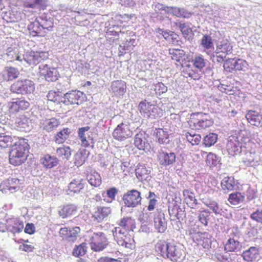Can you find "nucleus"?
I'll return each mask as SVG.
<instances>
[{"instance_id":"37998d69","label":"nucleus","mask_w":262,"mask_h":262,"mask_svg":"<svg viewBox=\"0 0 262 262\" xmlns=\"http://www.w3.org/2000/svg\"><path fill=\"white\" fill-rule=\"evenodd\" d=\"M24 227V223L22 221L19 219H14L11 221L8 229L10 232L16 233L22 231Z\"/></svg>"},{"instance_id":"1a4fd4ad","label":"nucleus","mask_w":262,"mask_h":262,"mask_svg":"<svg viewBox=\"0 0 262 262\" xmlns=\"http://www.w3.org/2000/svg\"><path fill=\"white\" fill-rule=\"evenodd\" d=\"M142 198L140 192L135 189L128 191L123 196V201L127 207L135 208L140 204Z\"/></svg>"},{"instance_id":"412c9836","label":"nucleus","mask_w":262,"mask_h":262,"mask_svg":"<svg viewBox=\"0 0 262 262\" xmlns=\"http://www.w3.org/2000/svg\"><path fill=\"white\" fill-rule=\"evenodd\" d=\"M59 124V121L55 118H42L40 121L41 127L48 132L56 129Z\"/></svg>"},{"instance_id":"7c9ffc66","label":"nucleus","mask_w":262,"mask_h":262,"mask_svg":"<svg viewBox=\"0 0 262 262\" xmlns=\"http://www.w3.org/2000/svg\"><path fill=\"white\" fill-rule=\"evenodd\" d=\"M258 249L255 247H251L248 250L243 253L242 256L244 259L248 262L256 260L259 257Z\"/></svg>"},{"instance_id":"393cba45","label":"nucleus","mask_w":262,"mask_h":262,"mask_svg":"<svg viewBox=\"0 0 262 262\" xmlns=\"http://www.w3.org/2000/svg\"><path fill=\"white\" fill-rule=\"evenodd\" d=\"M30 105L29 102L21 98L17 100L16 101L12 102L9 103L8 107L9 110L12 113L18 112L20 110H26Z\"/></svg>"},{"instance_id":"dca6fc26","label":"nucleus","mask_w":262,"mask_h":262,"mask_svg":"<svg viewBox=\"0 0 262 262\" xmlns=\"http://www.w3.org/2000/svg\"><path fill=\"white\" fill-rule=\"evenodd\" d=\"M197 118L193 121L194 126L196 129H201L209 127L213 124V121L206 114L198 113Z\"/></svg>"},{"instance_id":"c85d7f7f","label":"nucleus","mask_w":262,"mask_h":262,"mask_svg":"<svg viewBox=\"0 0 262 262\" xmlns=\"http://www.w3.org/2000/svg\"><path fill=\"white\" fill-rule=\"evenodd\" d=\"M168 211L171 221L178 220V222L180 223V220H183L185 215L184 211L177 205L169 207Z\"/></svg>"},{"instance_id":"69168bd1","label":"nucleus","mask_w":262,"mask_h":262,"mask_svg":"<svg viewBox=\"0 0 262 262\" xmlns=\"http://www.w3.org/2000/svg\"><path fill=\"white\" fill-rule=\"evenodd\" d=\"M156 32L162 36L167 40H169L170 38H173L174 33L170 31H164L163 29L158 28L156 30Z\"/></svg>"},{"instance_id":"39448f33","label":"nucleus","mask_w":262,"mask_h":262,"mask_svg":"<svg viewBox=\"0 0 262 262\" xmlns=\"http://www.w3.org/2000/svg\"><path fill=\"white\" fill-rule=\"evenodd\" d=\"M112 232L115 240L119 246L127 248L132 247L134 241L125 230L123 231L120 227H116Z\"/></svg>"},{"instance_id":"f3484780","label":"nucleus","mask_w":262,"mask_h":262,"mask_svg":"<svg viewBox=\"0 0 262 262\" xmlns=\"http://www.w3.org/2000/svg\"><path fill=\"white\" fill-rule=\"evenodd\" d=\"M110 91L116 97L122 96L126 91V82L119 80L113 81L111 83Z\"/></svg>"},{"instance_id":"864d4df0","label":"nucleus","mask_w":262,"mask_h":262,"mask_svg":"<svg viewBox=\"0 0 262 262\" xmlns=\"http://www.w3.org/2000/svg\"><path fill=\"white\" fill-rule=\"evenodd\" d=\"M198 216L200 222L205 226H207L209 220L210 211L207 209L200 210Z\"/></svg>"},{"instance_id":"4c0bfd02","label":"nucleus","mask_w":262,"mask_h":262,"mask_svg":"<svg viewBox=\"0 0 262 262\" xmlns=\"http://www.w3.org/2000/svg\"><path fill=\"white\" fill-rule=\"evenodd\" d=\"M204 204L207 206L215 215H222L224 212L223 208L219 204L214 200L203 201Z\"/></svg>"},{"instance_id":"cd10ccee","label":"nucleus","mask_w":262,"mask_h":262,"mask_svg":"<svg viewBox=\"0 0 262 262\" xmlns=\"http://www.w3.org/2000/svg\"><path fill=\"white\" fill-rule=\"evenodd\" d=\"M183 195L186 204L188 205L191 208H199V203H198L195 199L194 194L193 192L188 189H185L183 191Z\"/></svg>"},{"instance_id":"c9c22d12","label":"nucleus","mask_w":262,"mask_h":262,"mask_svg":"<svg viewBox=\"0 0 262 262\" xmlns=\"http://www.w3.org/2000/svg\"><path fill=\"white\" fill-rule=\"evenodd\" d=\"M232 46L227 39L223 40L217 46L216 53H223L226 55L231 53Z\"/></svg>"},{"instance_id":"2f4dec72","label":"nucleus","mask_w":262,"mask_h":262,"mask_svg":"<svg viewBox=\"0 0 262 262\" xmlns=\"http://www.w3.org/2000/svg\"><path fill=\"white\" fill-rule=\"evenodd\" d=\"M211 235L207 232L201 233L199 237L193 242L199 245L202 246L204 248L208 249L211 244Z\"/></svg>"},{"instance_id":"aec40b11","label":"nucleus","mask_w":262,"mask_h":262,"mask_svg":"<svg viewBox=\"0 0 262 262\" xmlns=\"http://www.w3.org/2000/svg\"><path fill=\"white\" fill-rule=\"evenodd\" d=\"M134 144L140 150H149L150 145L144 133L140 132L135 137Z\"/></svg>"},{"instance_id":"4be33fe9","label":"nucleus","mask_w":262,"mask_h":262,"mask_svg":"<svg viewBox=\"0 0 262 262\" xmlns=\"http://www.w3.org/2000/svg\"><path fill=\"white\" fill-rule=\"evenodd\" d=\"M150 168L139 164L136 169V174L138 179L141 181H147L150 178Z\"/></svg>"},{"instance_id":"5fc2aeb1","label":"nucleus","mask_w":262,"mask_h":262,"mask_svg":"<svg viewBox=\"0 0 262 262\" xmlns=\"http://www.w3.org/2000/svg\"><path fill=\"white\" fill-rule=\"evenodd\" d=\"M187 141L192 145H198L201 141V137L199 134L186 133L185 134Z\"/></svg>"},{"instance_id":"f03ea898","label":"nucleus","mask_w":262,"mask_h":262,"mask_svg":"<svg viewBox=\"0 0 262 262\" xmlns=\"http://www.w3.org/2000/svg\"><path fill=\"white\" fill-rule=\"evenodd\" d=\"M29 145L24 140L16 143L11 148L9 154L10 163L14 166L21 165L27 159L26 151Z\"/></svg>"},{"instance_id":"6ab92c4d","label":"nucleus","mask_w":262,"mask_h":262,"mask_svg":"<svg viewBox=\"0 0 262 262\" xmlns=\"http://www.w3.org/2000/svg\"><path fill=\"white\" fill-rule=\"evenodd\" d=\"M158 159L161 165L167 166L173 164L176 162V155L172 152L160 151L158 154Z\"/></svg>"},{"instance_id":"bb28decb","label":"nucleus","mask_w":262,"mask_h":262,"mask_svg":"<svg viewBox=\"0 0 262 262\" xmlns=\"http://www.w3.org/2000/svg\"><path fill=\"white\" fill-rule=\"evenodd\" d=\"M237 183L233 177H226L221 181V187L225 192L234 190L237 187Z\"/></svg>"},{"instance_id":"13d9d810","label":"nucleus","mask_w":262,"mask_h":262,"mask_svg":"<svg viewBox=\"0 0 262 262\" xmlns=\"http://www.w3.org/2000/svg\"><path fill=\"white\" fill-rule=\"evenodd\" d=\"M86 159L85 154H83L82 151H79L75 155L74 163L77 166H80L85 162Z\"/></svg>"},{"instance_id":"ddd939ff","label":"nucleus","mask_w":262,"mask_h":262,"mask_svg":"<svg viewBox=\"0 0 262 262\" xmlns=\"http://www.w3.org/2000/svg\"><path fill=\"white\" fill-rule=\"evenodd\" d=\"M147 107L144 103L139 104V110L140 113L145 117L151 119L160 117L162 115V110L157 105L152 104L151 105L150 112H145Z\"/></svg>"},{"instance_id":"c756f323","label":"nucleus","mask_w":262,"mask_h":262,"mask_svg":"<svg viewBox=\"0 0 262 262\" xmlns=\"http://www.w3.org/2000/svg\"><path fill=\"white\" fill-rule=\"evenodd\" d=\"M111 212V209L110 207H99L97 208V211L93 214L92 217L94 219V221L100 223L102 222L105 217L107 216Z\"/></svg>"},{"instance_id":"774afa93","label":"nucleus","mask_w":262,"mask_h":262,"mask_svg":"<svg viewBox=\"0 0 262 262\" xmlns=\"http://www.w3.org/2000/svg\"><path fill=\"white\" fill-rule=\"evenodd\" d=\"M251 218L257 222L262 223V208H259L251 214Z\"/></svg>"},{"instance_id":"338daca9","label":"nucleus","mask_w":262,"mask_h":262,"mask_svg":"<svg viewBox=\"0 0 262 262\" xmlns=\"http://www.w3.org/2000/svg\"><path fill=\"white\" fill-rule=\"evenodd\" d=\"M198 228L197 227H195L194 226L192 225H191L189 228V234L193 241L195 239H196L197 237H199V236L201 235V232H198Z\"/></svg>"},{"instance_id":"3c124183","label":"nucleus","mask_w":262,"mask_h":262,"mask_svg":"<svg viewBox=\"0 0 262 262\" xmlns=\"http://www.w3.org/2000/svg\"><path fill=\"white\" fill-rule=\"evenodd\" d=\"M56 154L62 159L68 160L71 155V150L69 146H63L56 149Z\"/></svg>"},{"instance_id":"423d86ee","label":"nucleus","mask_w":262,"mask_h":262,"mask_svg":"<svg viewBox=\"0 0 262 262\" xmlns=\"http://www.w3.org/2000/svg\"><path fill=\"white\" fill-rule=\"evenodd\" d=\"M49 26L46 25L41 26V23L37 19L31 22L28 26V29L31 35L35 36H44L46 34V30H50L53 27V24L49 21Z\"/></svg>"},{"instance_id":"8fccbe9b","label":"nucleus","mask_w":262,"mask_h":262,"mask_svg":"<svg viewBox=\"0 0 262 262\" xmlns=\"http://www.w3.org/2000/svg\"><path fill=\"white\" fill-rule=\"evenodd\" d=\"M13 141L12 137L5 133H0V147L7 148L11 145Z\"/></svg>"},{"instance_id":"20e7f679","label":"nucleus","mask_w":262,"mask_h":262,"mask_svg":"<svg viewBox=\"0 0 262 262\" xmlns=\"http://www.w3.org/2000/svg\"><path fill=\"white\" fill-rule=\"evenodd\" d=\"M249 141V138H245L244 140L241 137L230 136L227 143V149L230 155H237L242 152L243 148H245L246 141Z\"/></svg>"},{"instance_id":"f257e3e1","label":"nucleus","mask_w":262,"mask_h":262,"mask_svg":"<svg viewBox=\"0 0 262 262\" xmlns=\"http://www.w3.org/2000/svg\"><path fill=\"white\" fill-rule=\"evenodd\" d=\"M155 248L157 253L162 256L169 258L173 261H177L183 255V251L181 249L174 244L165 241L157 243Z\"/></svg>"},{"instance_id":"a211bd4d","label":"nucleus","mask_w":262,"mask_h":262,"mask_svg":"<svg viewBox=\"0 0 262 262\" xmlns=\"http://www.w3.org/2000/svg\"><path fill=\"white\" fill-rule=\"evenodd\" d=\"M85 181L81 178H78L73 179L69 184L67 192L68 194H74L78 193L83 189Z\"/></svg>"},{"instance_id":"72a5a7b5","label":"nucleus","mask_w":262,"mask_h":262,"mask_svg":"<svg viewBox=\"0 0 262 262\" xmlns=\"http://www.w3.org/2000/svg\"><path fill=\"white\" fill-rule=\"evenodd\" d=\"M77 211V207L73 204H67L63 206L59 210V215L62 218H66L75 215Z\"/></svg>"},{"instance_id":"f704fd0d","label":"nucleus","mask_w":262,"mask_h":262,"mask_svg":"<svg viewBox=\"0 0 262 262\" xmlns=\"http://www.w3.org/2000/svg\"><path fill=\"white\" fill-rule=\"evenodd\" d=\"M246 117L252 125L258 126L260 124L261 116L256 111H249L247 113Z\"/></svg>"},{"instance_id":"c03bdc74","label":"nucleus","mask_w":262,"mask_h":262,"mask_svg":"<svg viewBox=\"0 0 262 262\" xmlns=\"http://www.w3.org/2000/svg\"><path fill=\"white\" fill-rule=\"evenodd\" d=\"M169 53L171 55V59L177 62H181L185 59L184 56L185 55V52L183 50L178 49H170L169 50Z\"/></svg>"},{"instance_id":"5701e85b","label":"nucleus","mask_w":262,"mask_h":262,"mask_svg":"<svg viewBox=\"0 0 262 262\" xmlns=\"http://www.w3.org/2000/svg\"><path fill=\"white\" fill-rule=\"evenodd\" d=\"M59 160L55 157L49 154H46L40 159V162L42 166L46 169H51L56 166Z\"/></svg>"},{"instance_id":"bf43d9fd","label":"nucleus","mask_w":262,"mask_h":262,"mask_svg":"<svg viewBox=\"0 0 262 262\" xmlns=\"http://www.w3.org/2000/svg\"><path fill=\"white\" fill-rule=\"evenodd\" d=\"M234 63L235 64V70L245 71L248 69V63L244 60L241 59H235Z\"/></svg>"},{"instance_id":"49530a36","label":"nucleus","mask_w":262,"mask_h":262,"mask_svg":"<svg viewBox=\"0 0 262 262\" xmlns=\"http://www.w3.org/2000/svg\"><path fill=\"white\" fill-rule=\"evenodd\" d=\"M156 138L160 144H167L169 142V135L166 131L159 128L156 132Z\"/></svg>"},{"instance_id":"052dcab7","label":"nucleus","mask_w":262,"mask_h":262,"mask_svg":"<svg viewBox=\"0 0 262 262\" xmlns=\"http://www.w3.org/2000/svg\"><path fill=\"white\" fill-rule=\"evenodd\" d=\"M201 45L207 49H209L213 47L211 37L208 35H204L201 40Z\"/></svg>"},{"instance_id":"9b49d317","label":"nucleus","mask_w":262,"mask_h":262,"mask_svg":"<svg viewBox=\"0 0 262 262\" xmlns=\"http://www.w3.org/2000/svg\"><path fill=\"white\" fill-rule=\"evenodd\" d=\"M132 135V132L129 126L123 123L118 124L113 133L114 139L121 141L131 137Z\"/></svg>"},{"instance_id":"6e6d98bb","label":"nucleus","mask_w":262,"mask_h":262,"mask_svg":"<svg viewBox=\"0 0 262 262\" xmlns=\"http://www.w3.org/2000/svg\"><path fill=\"white\" fill-rule=\"evenodd\" d=\"M217 139V135L216 134L210 133L204 138V144L206 146L210 147L216 143Z\"/></svg>"},{"instance_id":"0eeeda50","label":"nucleus","mask_w":262,"mask_h":262,"mask_svg":"<svg viewBox=\"0 0 262 262\" xmlns=\"http://www.w3.org/2000/svg\"><path fill=\"white\" fill-rule=\"evenodd\" d=\"M85 97V94L82 92L72 90L64 94L62 101L66 105H79L84 101Z\"/></svg>"},{"instance_id":"6e6552de","label":"nucleus","mask_w":262,"mask_h":262,"mask_svg":"<svg viewBox=\"0 0 262 262\" xmlns=\"http://www.w3.org/2000/svg\"><path fill=\"white\" fill-rule=\"evenodd\" d=\"M108 241L102 232L94 233L91 237V249L95 251H100L106 248Z\"/></svg>"},{"instance_id":"79ce46f5","label":"nucleus","mask_w":262,"mask_h":262,"mask_svg":"<svg viewBox=\"0 0 262 262\" xmlns=\"http://www.w3.org/2000/svg\"><path fill=\"white\" fill-rule=\"evenodd\" d=\"M23 62H26L29 65L38 63L37 55L36 52L34 51L27 52L25 54L21 55Z\"/></svg>"},{"instance_id":"7ed1b4c3","label":"nucleus","mask_w":262,"mask_h":262,"mask_svg":"<svg viewBox=\"0 0 262 262\" xmlns=\"http://www.w3.org/2000/svg\"><path fill=\"white\" fill-rule=\"evenodd\" d=\"M35 90V84L30 79H19L15 81L11 86L13 93L22 95L32 93Z\"/></svg>"},{"instance_id":"680f3d73","label":"nucleus","mask_w":262,"mask_h":262,"mask_svg":"<svg viewBox=\"0 0 262 262\" xmlns=\"http://www.w3.org/2000/svg\"><path fill=\"white\" fill-rule=\"evenodd\" d=\"M217 160V156L214 154L209 152L207 154L206 161L209 166H216L218 162Z\"/></svg>"},{"instance_id":"9d476101","label":"nucleus","mask_w":262,"mask_h":262,"mask_svg":"<svg viewBox=\"0 0 262 262\" xmlns=\"http://www.w3.org/2000/svg\"><path fill=\"white\" fill-rule=\"evenodd\" d=\"M89 129V126L80 128L78 133V137L82 146L93 148L94 140L92 137V133L88 132Z\"/></svg>"},{"instance_id":"473e14b6","label":"nucleus","mask_w":262,"mask_h":262,"mask_svg":"<svg viewBox=\"0 0 262 262\" xmlns=\"http://www.w3.org/2000/svg\"><path fill=\"white\" fill-rule=\"evenodd\" d=\"M17 126L23 131L27 132L32 127V122L30 119L26 115H20L16 119Z\"/></svg>"},{"instance_id":"ea45409f","label":"nucleus","mask_w":262,"mask_h":262,"mask_svg":"<svg viewBox=\"0 0 262 262\" xmlns=\"http://www.w3.org/2000/svg\"><path fill=\"white\" fill-rule=\"evenodd\" d=\"M242 245L239 242L233 238H229L225 245V250L227 252H237L240 251Z\"/></svg>"},{"instance_id":"e2e57ef3","label":"nucleus","mask_w":262,"mask_h":262,"mask_svg":"<svg viewBox=\"0 0 262 262\" xmlns=\"http://www.w3.org/2000/svg\"><path fill=\"white\" fill-rule=\"evenodd\" d=\"M174 24L180 29L182 34L185 37L188 36L189 34L191 32V29L185 24L179 22L174 23Z\"/></svg>"},{"instance_id":"e433bc0d","label":"nucleus","mask_w":262,"mask_h":262,"mask_svg":"<svg viewBox=\"0 0 262 262\" xmlns=\"http://www.w3.org/2000/svg\"><path fill=\"white\" fill-rule=\"evenodd\" d=\"M18 71L13 67H6L2 72V76L5 80H12L18 77Z\"/></svg>"},{"instance_id":"f8f14e48","label":"nucleus","mask_w":262,"mask_h":262,"mask_svg":"<svg viewBox=\"0 0 262 262\" xmlns=\"http://www.w3.org/2000/svg\"><path fill=\"white\" fill-rule=\"evenodd\" d=\"M20 180L16 178H9L4 181L0 185V190L3 193L15 192L20 188Z\"/></svg>"},{"instance_id":"4468645a","label":"nucleus","mask_w":262,"mask_h":262,"mask_svg":"<svg viewBox=\"0 0 262 262\" xmlns=\"http://www.w3.org/2000/svg\"><path fill=\"white\" fill-rule=\"evenodd\" d=\"M154 227L158 232L163 233L167 229V221L164 213L159 210L154 212Z\"/></svg>"},{"instance_id":"4d7b16f0","label":"nucleus","mask_w":262,"mask_h":262,"mask_svg":"<svg viewBox=\"0 0 262 262\" xmlns=\"http://www.w3.org/2000/svg\"><path fill=\"white\" fill-rule=\"evenodd\" d=\"M80 231V229L79 227L71 228L66 239L69 242H74L77 239L78 234Z\"/></svg>"},{"instance_id":"58836bf2","label":"nucleus","mask_w":262,"mask_h":262,"mask_svg":"<svg viewBox=\"0 0 262 262\" xmlns=\"http://www.w3.org/2000/svg\"><path fill=\"white\" fill-rule=\"evenodd\" d=\"M118 227H120L123 231L125 230L126 232L128 231H133L135 228V221L130 217H123L121 220Z\"/></svg>"},{"instance_id":"a19ab883","label":"nucleus","mask_w":262,"mask_h":262,"mask_svg":"<svg viewBox=\"0 0 262 262\" xmlns=\"http://www.w3.org/2000/svg\"><path fill=\"white\" fill-rule=\"evenodd\" d=\"M87 180L89 183L93 186L98 187L101 184V178L99 173L92 171L87 174Z\"/></svg>"},{"instance_id":"b1692460","label":"nucleus","mask_w":262,"mask_h":262,"mask_svg":"<svg viewBox=\"0 0 262 262\" xmlns=\"http://www.w3.org/2000/svg\"><path fill=\"white\" fill-rule=\"evenodd\" d=\"M5 58L8 61H17L21 63L23 62L21 54H20L18 48H9L6 51L5 54Z\"/></svg>"},{"instance_id":"2eb2a0df","label":"nucleus","mask_w":262,"mask_h":262,"mask_svg":"<svg viewBox=\"0 0 262 262\" xmlns=\"http://www.w3.org/2000/svg\"><path fill=\"white\" fill-rule=\"evenodd\" d=\"M39 69L40 75L44 76L46 80L54 81L57 79L59 74L56 69L49 67L47 64H41Z\"/></svg>"},{"instance_id":"a878e982","label":"nucleus","mask_w":262,"mask_h":262,"mask_svg":"<svg viewBox=\"0 0 262 262\" xmlns=\"http://www.w3.org/2000/svg\"><path fill=\"white\" fill-rule=\"evenodd\" d=\"M243 163L247 166L255 167L258 165V161L255 159V154L254 152L246 151L242 154Z\"/></svg>"},{"instance_id":"de8ad7c7","label":"nucleus","mask_w":262,"mask_h":262,"mask_svg":"<svg viewBox=\"0 0 262 262\" xmlns=\"http://www.w3.org/2000/svg\"><path fill=\"white\" fill-rule=\"evenodd\" d=\"M87 244L82 243L79 245L75 246L73 250L72 254L75 257H80L83 256L87 251Z\"/></svg>"},{"instance_id":"09e8293b","label":"nucleus","mask_w":262,"mask_h":262,"mask_svg":"<svg viewBox=\"0 0 262 262\" xmlns=\"http://www.w3.org/2000/svg\"><path fill=\"white\" fill-rule=\"evenodd\" d=\"M245 195L241 192H235L229 194L228 201L232 205H237L244 201Z\"/></svg>"},{"instance_id":"603ef678","label":"nucleus","mask_w":262,"mask_h":262,"mask_svg":"<svg viewBox=\"0 0 262 262\" xmlns=\"http://www.w3.org/2000/svg\"><path fill=\"white\" fill-rule=\"evenodd\" d=\"M192 62L195 68L201 71L206 66V60L202 55H196L192 59Z\"/></svg>"},{"instance_id":"0e129e2a","label":"nucleus","mask_w":262,"mask_h":262,"mask_svg":"<svg viewBox=\"0 0 262 262\" xmlns=\"http://www.w3.org/2000/svg\"><path fill=\"white\" fill-rule=\"evenodd\" d=\"M234 62L235 59L234 58L226 60L224 64V69L229 72H232L233 70H235Z\"/></svg>"},{"instance_id":"a18cd8bd","label":"nucleus","mask_w":262,"mask_h":262,"mask_svg":"<svg viewBox=\"0 0 262 262\" xmlns=\"http://www.w3.org/2000/svg\"><path fill=\"white\" fill-rule=\"evenodd\" d=\"M70 134V130L68 128H64L58 132L55 136V141L56 143H63L68 138Z\"/></svg>"}]
</instances>
